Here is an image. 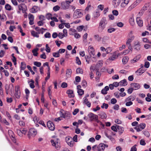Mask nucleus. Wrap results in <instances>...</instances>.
Segmentation results:
<instances>
[{
  "label": "nucleus",
  "instance_id": "1",
  "mask_svg": "<svg viewBox=\"0 0 151 151\" xmlns=\"http://www.w3.org/2000/svg\"><path fill=\"white\" fill-rule=\"evenodd\" d=\"M18 10L17 12V13L18 14H20L22 12H25L27 11V8L26 5L22 3L18 6Z\"/></svg>",
  "mask_w": 151,
  "mask_h": 151
},
{
  "label": "nucleus",
  "instance_id": "2",
  "mask_svg": "<svg viewBox=\"0 0 151 151\" xmlns=\"http://www.w3.org/2000/svg\"><path fill=\"white\" fill-rule=\"evenodd\" d=\"M83 15V11L81 9L76 10L74 13L73 17L75 19L81 17Z\"/></svg>",
  "mask_w": 151,
  "mask_h": 151
},
{
  "label": "nucleus",
  "instance_id": "3",
  "mask_svg": "<svg viewBox=\"0 0 151 151\" xmlns=\"http://www.w3.org/2000/svg\"><path fill=\"white\" fill-rule=\"evenodd\" d=\"M106 20L105 18H102L99 23V29L101 31L103 30L106 27Z\"/></svg>",
  "mask_w": 151,
  "mask_h": 151
},
{
  "label": "nucleus",
  "instance_id": "4",
  "mask_svg": "<svg viewBox=\"0 0 151 151\" xmlns=\"http://www.w3.org/2000/svg\"><path fill=\"white\" fill-rule=\"evenodd\" d=\"M52 146L55 147L57 149H59L60 147V144L59 139H52L51 140Z\"/></svg>",
  "mask_w": 151,
  "mask_h": 151
},
{
  "label": "nucleus",
  "instance_id": "5",
  "mask_svg": "<svg viewBox=\"0 0 151 151\" xmlns=\"http://www.w3.org/2000/svg\"><path fill=\"white\" fill-rule=\"evenodd\" d=\"M60 114L61 117L67 119L69 118L71 116L70 113L68 111L63 113L61 111H60Z\"/></svg>",
  "mask_w": 151,
  "mask_h": 151
},
{
  "label": "nucleus",
  "instance_id": "6",
  "mask_svg": "<svg viewBox=\"0 0 151 151\" xmlns=\"http://www.w3.org/2000/svg\"><path fill=\"white\" fill-rule=\"evenodd\" d=\"M47 125L48 128L51 131H53L55 129V125L51 121H48L47 123Z\"/></svg>",
  "mask_w": 151,
  "mask_h": 151
},
{
  "label": "nucleus",
  "instance_id": "7",
  "mask_svg": "<svg viewBox=\"0 0 151 151\" xmlns=\"http://www.w3.org/2000/svg\"><path fill=\"white\" fill-rule=\"evenodd\" d=\"M134 47L136 50L139 51L140 49L141 45L140 42L138 41H134Z\"/></svg>",
  "mask_w": 151,
  "mask_h": 151
},
{
  "label": "nucleus",
  "instance_id": "8",
  "mask_svg": "<svg viewBox=\"0 0 151 151\" xmlns=\"http://www.w3.org/2000/svg\"><path fill=\"white\" fill-rule=\"evenodd\" d=\"M146 70L144 68L143 65H142L141 68L139 69L135 72L137 73L138 75L140 76L144 73Z\"/></svg>",
  "mask_w": 151,
  "mask_h": 151
},
{
  "label": "nucleus",
  "instance_id": "9",
  "mask_svg": "<svg viewBox=\"0 0 151 151\" xmlns=\"http://www.w3.org/2000/svg\"><path fill=\"white\" fill-rule=\"evenodd\" d=\"M108 145H105L104 143L100 144L98 147V151H104L105 147H107Z\"/></svg>",
  "mask_w": 151,
  "mask_h": 151
},
{
  "label": "nucleus",
  "instance_id": "10",
  "mask_svg": "<svg viewBox=\"0 0 151 151\" xmlns=\"http://www.w3.org/2000/svg\"><path fill=\"white\" fill-rule=\"evenodd\" d=\"M88 116L91 121H94L95 119H96L98 116L97 115L92 113H89Z\"/></svg>",
  "mask_w": 151,
  "mask_h": 151
},
{
  "label": "nucleus",
  "instance_id": "11",
  "mask_svg": "<svg viewBox=\"0 0 151 151\" xmlns=\"http://www.w3.org/2000/svg\"><path fill=\"white\" fill-rule=\"evenodd\" d=\"M131 86L133 88L134 90H137L139 89L140 87V86L139 83H133L131 84Z\"/></svg>",
  "mask_w": 151,
  "mask_h": 151
},
{
  "label": "nucleus",
  "instance_id": "12",
  "mask_svg": "<svg viewBox=\"0 0 151 151\" xmlns=\"http://www.w3.org/2000/svg\"><path fill=\"white\" fill-rule=\"evenodd\" d=\"M120 54L117 52H115L113 53L112 56L110 57L109 59V60H113L117 58Z\"/></svg>",
  "mask_w": 151,
  "mask_h": 151
},
{
  "label": "nucleus",
  "instance_id": "13",
  "mask_svg": "<svg viewBox=\"0 0 151 151\" xmlns=\"http://www.w3.org/2000/svg\"><path fill=\"white\" fill-rule=\"evenodd\" d=\"M66 141L68 145L70 147H72L74 144V141L71 138H67Z\"/></svg>",
  "mask_w": 151,
  "mask_h": 151
},
{
  "label": "nucleus",
  "instance_id": "14",
  "mask_svg": "<svg viewBox=\"0 0 151 151\" xmlns=\"http://www.w3.org/2000/svg\"><path fill=\"white\" fill-rule=\"evenodd\" d=\"M88 51L90 55H95L94 49L92 46H89L88 48Z\"/></svg>",
  "mask_w": 151,
  "mask_h": 151
},
{
  "label": "nucleus",
  "instance_id": "15",
  "mask_svg": "<svg viewBox=\"0 0 151 151\" xmlns=\"http://www.w3.org/2000/svg\"><path fill=\"white\" fill-rule=\"evenodd\" d=\"M28 18L29 21V24L30 25H33L34 24V16L31 14H29L28 15Z\"/></svg>",
  "mask_w": 151,
  "mask_h": 151
},
{
  "label": "nucleus",
  "instance_id": "16",
  "mask_svg": "<svg viewBox=\"0 0 151 151\" xmlns=\"http://www.w3.org/2000/svg\"><path fill=\"white\" fill-rule=\"evenodd\" d=\"M40 10L39 8L37 6H34L30 9V12L33 13L37 12Z\"/></svg>",
  "mask_w": 151,
  "mask_h": 151
},
{
  "label": "nucleus",
  "instance_id": "17",
  "mask_svg": "<svg viewBox=\"0 0 151 151\" xmlns=\"http://www.w3.org/2000/svg\"><path fill=\"white\" fill-rule=\"evenodd\" d=\"M62 8L63 9H66L69 8L70 5L65 2H63L61 3Z\"/></svg>",
  "mask_w": 151,
  "mask_h": 151
},
{
  "label": "nucleus",
  "instance_id": "18",
  "mask_svg": "<svg viewBox=\"0 0 151 151\" xmlns=\"http://www.w3.org/2000/svg\"><path fill=\"white\" fill-rule=\"evenodd\" d=\"M136 96L134 95H131L126 98L125 100V101H133L135 99Z\"/></svg>",
  "mask_w": 151,
  "mask_h": 151
},
{
  "label": "nucleus",
  "instance_id": "19",
  "mask_svg": "<svg viewBox=\"0 0 151 151\" xmlns=\"http://www.w3.org/2000/svg\"><path fill=\"white\" fill-rule=\"evenodd\" d=\"M137 23L138 25L141 27L143 26V22L140 17H137L136 19Z\"/></svg>",
  "mask_w": 151,
  "mask_h": 151
},
{
  "label": "nucleus",
  "instance_id": "20",
  "mask_svg": "<svg viewBox=\"0 0 151 151\" xmlns=\"http://www.w3.org/2000/svg\"><path fill=\"white\" fill-rule=\"evenodd\" d=\"M66 93L69 97L72 98L74 97V95L73 93V91L72 90H68L67 91Z\"/></svg>",
  "mask_w": 151,
  "mask_h": 151
},
{
  "label": "nucleus",
  "instance_id": "21",
  "mask_svg": "<svg viewBox=\"0 0 151 151\" xmlns=\"http://www.w3.org/2000/svg\"><path fill=\"white\" fill-rule=\"evenodd\" d=\"M72 73V71L71 69H67L66 71V76L67 78L70 77L71 76Z\"/></svg>",
  "mask_w": 151,
  "mask_h": 151
},
{
  "label": "nucleus",
  "instance_id": "22",
  "mask_svg": "<svg viewBox=\"0 0 151 151\" xmlns=\"http://www.w3.org/2000/svg\"><path fill=\"white\" fill-rule=\"evenodd\" d=\"M109 89V86H106L102 90L101 93L103 94H106L107 93V91Z\"/></svg>",
  "mask_w": 151,
  "mask_h": 151
},
{
  "label": "nucleus",
  "instance_id": "23",
  "mask_svg": "<svg viewBox=\"0 0 151 151\" xmlns=\"http://www.w3.org/2000/svg\"><path fill=\"white\" fill-rule=\"evenodd\" d=\"M30 133L33 136H35L37 133V132L36 130L34 128H32L29 130Z\"/></svg>",
  "mask_w": 151,
  "mask_h": 151
},
{
  "label": "nucleus",
  "instance_id": "24",
  "mask_svg": "<svg viewBox=\"0 0 151 151\" xmlns=\"http://www.w3.org/2000/svg\"><path fill=\"white\" fill-rule=\"evenodd\" d=\"M99 115L100 116L101 119H106L107 117L106 114L103 111L100 112L99 114Z\"/></svg>",
  "mask_w": 151,
  "mask_h": 151
},
{
  "label": "nucleus",
  "instance_id": "25",
  "mask_svg": "<svg viewBox=\"0 0 151 151\" xmlns=\"http://www.w3.org/2000/svg\"><path fill=\"white\" fill-rule=\"evenodd\" d=\"M119 83V85L121 86H126L127 84V80L125 79L121 81Z\"/></svg>",
  "mask_w": 151,
  "mask_h": 151
},
{
  "label": "nucleus",
  "instance_id": "26",
  "mask_svg": "<svg viewBox=\"0 0 151 151\" xmlns=\"http://www.w3.org/2000/svg\"><path fill=\"white\" fill-rule=\"evenodd\" d=\"M31 34L32 36L34 37H36L38 38L39 37V33L34 30H32L31 31Z\"/></svg>",
  "mask_w": 151,
  "mask_h": 151
},
{
  "label": "nucleus",
  "instance_id": "27",
  "mask_svg": "<svg viewBox=\"0 0 151 151\" xmlns=\"http://www.w3.org/2000/svg\"><path fill=\"white\" fill-rule=\"evenodd\" d=\"M28 83H30L29 84L30 87L32 88H34L35 86L34 85V81L33 80H31L30 81H28Z\"/></svg>",
  "mask_w": 151,
  "mask_h": 151
},
{
  "label": "nucleus",
  "instance_id": "28",
  "mask_svg": "<svg viewBox=\"0 0 151 151\" xmlns=\"http://www.w3.org/2000/svg\"><path fill=\"white\" fill-rule=\"evenodd\" d=\"M117 128L119 130V133L121 134H122L124 131V128L119 126H117Z\"/></svg>",
  "mask_w": 151,
  "mask_h": 151
},
{
  "label": "nucleus",
  "instance_id": "29",
  "mask_svg": "<svg viewBox=\"0 0 151 151\" xmlns=\"http://www.w3.org/2000/svg\"><path fill=\"white\" fill-rule=\"evenodd\" d=\"M38 50V48H36L34 49H33L32 50V53H33V54L34 56H37V55L38 53L37 52V51Z\"/></svg>",
  "mask_w": 151,
  "mask_h": 151
},
{
  "label": "nucleus",
  "instance_id": "30",
  "mask_svg": "<svg viewBox=\"0 0 151 151\" xmlns=\"http://www.w3.org/2000/svg\"><path fill=\"white\" fill-rule=\"evenodd\" d=\"M26 68V64L24 62H21V63L20 68L21 70H24Z\"/></svg>",
  "mask_w": 151,
  "mask_h": 151
},
{
  "label": "nucleus",
  "instance_id": "31",
  "mask_svg": "<svg viewBox=\"0 0 151 151\" xmlns=\"http://www.w3.org/2000/svg\"><path fill=\"white\" fill-rule=\"evenodd\" d=\"M129 60V58L128 57L125 56L122 59V62L124 64H126L128 62Z\"/></svg>",
  "mask_w": 151,
  "mask_h": 151
},
{
  "label": "nucleus",
  "instance_id": "32",
  "mask_svg": "<svg viewBox=\"0 0 151 151\" xmlns=\"http://www.w3.org/2000/svg\"><path fill=\"white\" fill-rule=\"evenodd\" d=\"M95 40L98 42H99L101 40V37L98 35H95L94 36Z\"/></svg>",
  "mask_w": 151,
  "mask_h": 151
},
{
  "label": "nucleus",
  "instance_id": "33",
  "mask_svg": "<svg viewBox=\"0 0 151 151\" xmlns=\"http://www.w3.org/2000/svg\"><path fill=\"white\" fill-rule=\"evenodd\" d=\"M138 126L139 127L141 130L144 129L146 127V124L145 123H141L140 124H139L138 125Z\"/></svg>",
  "mask_w": 151,
  "mask_h": 151
},
{
  "label": "nucleus",
  "instance_id": "34",
  "mask_svg": "<svg viewBox=\"0 0 151 151\" xmlns=\"http://www.w3.org/2000/svg\"><path fill=\"white\" fill-rule=\"evenodd\" d=\"M100 15V12L99 11L93 13V16L95 18H97Z\"/></svg>",
  "mask_w": 151,
  "mask_h": 151
},
{
  "label": "nucleus",
  "instance_id": "35",
  "mask_svg": "<svg viewBox=\"0 0 151 151\" xmlns=\"http://www.w3.org/2000/svg\"><path fill=\"white\" fill-rule=\"evenodd\" d=\"M15 96L17 99H19L21 96V92H15Z\"/></svg>",
  "mask_w": 151,
  "mask_h": 151
},
{
  "label": "nucleus",
  "instance_id": "36",
  "mask_svg": "<svg viewBox=\"0 0 151 151\" xmlns=\"http://www.w3.org/2000/svg\"><path fill=\"white\" fill-rule=\"evenodd\" d=\"M76 72L77 73L82 74L83 73V70L82 68H79L76 69Z\"/></svg>",
  "mask_w": 151,
  "mask_h": 151
},
{
  "label": "nucleus",
  "instance_id": "37",
  "mask_svg": "<svg viewBox=\"0 0 151 151\" xmlns=\"http://www.w3.org/2000/svg\"><path fill=\"white\" fill-rule=\"evenodd\" d=\"M142 132L147 137H149L150 136V134L147 131H143Z\"/></svg>",
  "mask_w": 151,
  "mask_h": 151
},
{
  "label": "nucleus",
  "instance_id": "38",
  "mask_svg": "<svg viewBox=\"0 0 151 151\" xmlns=\"http://www.w3.org/2000/svg\"><path fill=\"white\" fill-rule=\"evenodd\" d=\"M0 122L2 123L5 124L6 125H9V123L5 119H2Z\"/></svg>",
  "mask_w": 151,
  "mask_h": 151
},
{
  "label": "nucleus",
  "instance_id": "39",
  "mask_svg": "<svg viewBox=\"0 0 151 151\" xmlns=\"http://www.w3.org/2000/svg\"><path fill=\"white\" fill-rule=\"evenodd\" d=\"M129 22L131 25L133 26L134 24V20L133 18L131 17L129 19Z\"/></svg>",
  "mask_w": 151,
  "mask_h": 151
},
{
  "label": "nucleus",
  "instance_id": "40",
  "mask_svg": "<svg viewBox=\"0 0 151 151\" xmlns=\"http://www.w3.org/2000/svg\"><path fill=\"white\" fill-rule=\"evenodd\" d=\"M35 29L38 32V33L40 32L42 29H44L45 30H46V29H44L43 28H40L38 27H36L35 28Z\"/></svg>",
  "mask_w": 151,
  "mask_h": 151
},
{
  "label": "nucleus",
  "instance_id": "41",
  "mask_svg": "<svg viewBox=\"0 0 151 151\" xmlns=\"http://www.w3.org/2000/svg\"><path fill=\"white\" fill-rule=\"evenodd\" d=\"M5 8L6 10L8 11H10L11 10V6L8 4H7L5 5Z\"/></svg>",
  "mask_w": 151,
  "mask_h": 151
},
{
  "label": "nucleus",
  "instance_id": "42",
  "mask_svg": "<svg viewBox=\"0 0 151 151\" xmlns=\"http://www.w3.org/2000/svg\"><path fill=\"white\" fill-rule=\"evenodd\" d=\"M115 30V29L114 28L110 27L108 29L107 32L109 33H111L113 32H114Z\"/></svg>",
  "mask_w": 151,
  "mask_h": 151
},
{
  "label": "nucleus",
  "instance_id": "43",
  "mask_svg": "<svg viewBox=\"0 0 151 151\" xmlns=\"http://www.w3.org/2000/svg\"><path fill=\"white\" fill-rule=\"evenodd\" d=\"M78 93L79 95H82L84 93V91L81 89H79L78 90Z\"/></svg>",
  "mask_w": 151,
  "mask_h": 151
},
{
  "label": "nucleus",
  "instance_id": "44",
  "mask_svg": "<svg viewBox=\"0 0 151 151\" xmlns=\"http://www.w3.org/2000/svg\"><path fill=\"white\" fill-rule=\"evenodd\" d=\"M52 55L55 58L59 57L60 56V55L59 54V53L58 52H53L52 54Z\"/></svg>",
  "mask_w": 151,
  "mask_h": 151
},
{
  "label": "nucleus",
  "instance_id": "45",
  "mask_svg": "<svg viewBox=\"0 0 151 151\" xmlns=\"http://www.w3.org/2000/svg\"><path fill=\"white\" fill-rule=\"evenodd\" d=\"M45 50L48 53L50 52V49L48 46V44H47L45 45Z\"/></svg>",
  "mask_w": 151,
  "mask_h": 151
},
{
  "label": "nucleus",
  "instance_id": "46",
  "mask_svg": "<svg viewBox=\"0 0 151 151\" xmlns=\"http://www.w3.org/2000/svg\"><path fill=\"white\" fill-rule=\"evenodd\" d=\"M8 133L10 137H13V136H14L13 132L11 130H9L8 131Z\"/></svg>",
  "mask_w": 151,
  "mask_h": 151
},
{
  "label": "nucleus",
  "instance_id": "47",
  "mask_svg": "<svg viewBox=\"0 0 151 151\" xmlns=\"http://www.w3.org/2000/svg\"><path fill=\"white\" fill-rule=\"evenodd\" d=\"M76 63L78 65H80L81 64V62L78 57H76Z\"/></svg>",
  "mask_w": 151,
  "mask_h": 151
},
{
  "label": "nucleus",
  "instance_id": "48",
  "mask_svg": "<svg viewBox=\"0 0 151 151\" xmlns=\"http://www.w3.org/2000/svg\"><path fill=\"white\" fill-rule=\"evenodd\" d=\"M60 9V7L58 5L56 6L53 8V10L55 12L59 10Z\"/></svg>",
  "mask_w": 151,
  "mask_h": 151
},
{
  "label": "nucleus",
  "instance_id": "49",
  "mask_svg": "<svg viewBox=\"0 0 151 151\" xmlns=\"http://www.w3.org/2000/svg\"><path fill=\"white\" fill-rule=\"evenodd\" d=\"M83 28V26H80L77 27V29L78 32H81Z\"/></svg>",
  "mask_w": 151,
  "mask_h": 151
},
{
  "label": "nucleus",
  "instance_id": "50",
  "mask_svg": "<svg viewBox=\"0 0 151 151\" xmlns=\"http://www.w3.org/2000/svg\"><path fill=\"white\" fill-rule=\"evenodd\" d=\"M34 64L35 65L38 67H40L41 65V63L40 62L36 61L34 62Z\"/></svg>",
  "mask_w": 151,
  "mask_h": 151
},
{
  "label": "nucleus",
  "instance_id": "51",
  "mask_svg": "<svg viewBox=\"0 0 151 151\" xmlns=\"http://www.w3.org/2000/svg\"><path fill=\"white\" fill-rule=\"evenodd\" d=\"M108 106L109 105L108 104L104 103L101 106V108L102 109L104 108H105L106 109H107Z\"/></svg>",
  "mask_w": 151,
  "mask_h": 151
},
{
  "label": "nucleus",
  "instance_id": "52",
  "mask_svg": "<svg viewBox=\"0 0 151 151\" xmlns=\"http://www.w3.org/2000/svg\"><path fill=\"white\" fill-rule=\"evenodd\" d=\"M44 36L46 38H50L51 37V35L49 32H47L45 34Z\"/></svg>",
  "mask_w": 151,
  "mask_h": 151
},
{
  "label": "nucleus",
  "instance_id": "53",
  "mask_svg": "<svg viewBox=\"0 0 151 151\" xmlns=\"http://www.w3.org/2000/svg\"><path fill=\"white\" fill-rule=\"evenodd\" d=\"M140 0H137L132 4L135 7L140 2Z\"/></svg>",
  "mask_w": 151,
  "mask_h": 151
},
{
  "label": "nucleus",
  "instance_id": "54",
  "mask_svg": "<svg viewBox=\"0 0 151 151\" xmlns=\"http://www.w3.org/2000/svg\"><path fill=\"white\" fill-rule=\"evenodd\" d=\"M20 130L21 131V132L22 133V135L23 134H25L27 132V130L24 128H21L20 129Z\"/></svg>",
  "mask_w": 151,
  "mask_h": 151
},
{
  "label": "nucleus",
  "instance_id": "55",
  "mask_svg": "<svg viewBox=\"0 0 151 151\" xmlns=\"http://www.w3.org/2000/svg\"><path fill=\"white\" fill-rule=\"evenodd\" d=\"M20 130L21 131V132L22 133V135L23 134H25L27 132V130L24 128H21L20 129Z\"/></svg>",
  "mask_w": 151,
  "mask_h": 151
},
{
  "label": "nucleus",
  "instance_id": "56",
  "mask_svg": "<svg viewBox=\"0 0 151 151\" xmlns=\"http://www.w3.org/2000/svg\"><path fill=\"white\" fill-rule=\"evenodd\" d=\"M112 50L111 48L110 47H108L106 49V54H108L110 53Z\"/></svg>",
  "mask_w": 151,
  "mask_h": 151
},
{
  "label": "nucleus",
  "instance_id": "57",
  "mask_svg": "<svg viewBox=\"0 0 151 151\" xmlns=\"http://www.w3.org/2000/svg\"><path fill=\"white\" fill-rule=\"evenodd\" d=\"M58 37L60 39L63 38L64 37H65L64 35L61 32H60L59 33L58 35Z\"/></svg>",
  "mask_w": 151,
  "mask_h": 151
},
{
  "label": "nucleus",
  "instance_id": "58",
  "mask_svg": "<svg viewBox=\"0 0 151 151\" xmlns=\"http://www.w3.org/2000/svg\"><path fill=\"white\" fill-rule=\"evenodd\" d=\"M112 13L114 15L117 16L119 14L118 12L116 10H114L112 12Z\"/></svg>",
  "mask_w": 151,
  "mask_h": 151
},
{
  "label": "nucleus",
  "instance_id": "59",
  "mask_svg": "<svg viewBox=\"0 0 151 151\" xmlns=\"http://www.w3.org/2000/svg\"><path fill=\"white\" fill-rule=\"evenodd\" d=\"M117 102V100L115 98H113L111 100V103L112 104H115Z\"/></svg>",
  "mask_w": 151,
  "mask_h": 151
},
{
  "label": "nucleus",
  "instance_id": "60",
  "mask_svg": "<svg viewBox=\"0 0 151 151\" xmlns=\"http://www.w3.org/2000/svg\"><path fill=\"white\" fill-rule=\"evenodd\" d=\"M44 22L43 21H38L37 22V24L39 26H41L43 25Z\"/></svg>",
  "mask_w": 151,
  "mask_h": 151
},
{
  "label": "nucleus",
  "instance_id": "61",
  "mask_svg": "<svg viewBox=\"0 0 151 151\" xmlns=\"http://www.w3.org/2000/svg\"><path fill=\"white\" fill-rule=\"evenodd\" d=\"M130 51L128 50H124L123 52H121V54H124V55H127L129 53Z\"/></svg>",
  "mask_w": 151,
  "mask_h": 151
},
{
  "label": "nucleus",
  "instance_id": "62",
  "mask_svg": "<svg viewBox=\"0 0 151 151\" xmlns=\"http://www.w3.org/2000/svg\"><path fill=\"white\" fill-rule=\"evenodd\" d=\"M111 129L112 130L115 132H117L118 131L117 128H116V127L114 126H112L111 127Z\"/></svg>",
  "mask_w": 151,
  "mask_h": 151
},
{
  "label": "nucleus",
  "instance_id": "63",
  "mask_svg": "<svg viewBox=\"0 0 151 151\" xmlns=\"http://www.w3.org/2000/svg\"><path fill=\"white\" fill-rule=\"evenodd\" d=\"M67 84L65 82L63 83L61 85V87L63 88H66L67 87Z\"/></svg>",
  "mask_w": 151,
  "mask_h": 151
},
{
  "label": "nucleus",
  "instance_id": "64",
  "mask_svg": "<svg viewBox=\"0 0 151 151\" xmlns=\"http://www.w3.org/2000/svg\"><path fill=\"white\" fill-rule=\"evenodd\" d=\"M136 145H134L131 148L130 151H136L137 149L136 148Z\"/></svg>",
  "mask_w": 151,
  "mask_h": 151
}]
</instances>
